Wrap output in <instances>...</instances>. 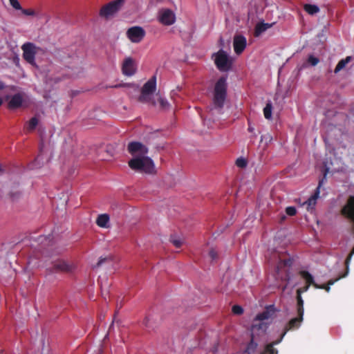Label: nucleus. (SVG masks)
Listing matches in <instances>:
<instances>
[{"instance_id":"1","label":"nucleus","mask_w":354,"mask_h":354,"mask_svg":"<svg viewBox=\"0 0 354 354\" xmlns=\"http://www.w3.org/2000/svg\"><path fill=\"white\" fill-rule=\"evenodd\" d=\"M270 263H276V275L277 278H280L281 281H289L290 277L288 273V268L291 267L292 260L286 257L285 253H279L274 252L269 259Z\"/></svg>"},{"instance_id":"2","label":"nucleus","mask_w":354,"mask_h":354,"mask_svg":"<svg viewBox=\"0 0 354 354\" xmlns=\"http://www.w3.org/2000/svg\"><path fill=\"white\" fill-rule=\"evenodd\" d=\"M303 317L304 315L297 314V317L291 319L285 326L280 338L266 345L261 354H277V350L274 348V346L279 344L282 341L288 331L298 329L303 321Z\"/></svg>"},{"instance_id":"3","label":"nucleus","mask_w":354,"mask_h":354,"mask_svg":"<svg viewBox=\"0 0 354 354\" xmlns=\"http://www.w3.org/2000/svg\"><path fill=\"white\" fill-rule=\"evenodd\" d=\"M267 329L268 324L266 323L252 324L251 327V339L242 354H256L258 339L266 335Z\"/></svg>"},{"instance_id":"4","label":"nucleus","mask_w":354,"mask_h":354,"mask_svg":"<svg viewBox=\"0 0 354 354\" xmlns=\"http://www.w3.org/2000/svg\"><path fill=\"white\" fill-rule=\"evenodd\" d=\"M227 77H221L215 84L213 92V104L216 109L221 111L227 97Z\"/></svg>"},{"instance_id":"5","label":"nucleus","mask_w":354,"mask_h":354,"mask_svg":"<svg viewBox=\"0 0 354 354\" xmlns=\"http://www.w3.org/2000/svg\"><path fill=\"white\" fill-rule=\"evenodd\" d=\"M128 164L131 169L142 173L153 174L156 171L153 160L146 155L134 157Z\"/></svg>"},{"instance_id":"6","label":"nucleus","mask_w":354,"mask_h":354,"mask_svg":"<svg viewBox=\"0 0 354 354\" xmlns=\"http://www.w3.org/2000/svg\"><path fill=\"white\" fill-rule=\"evenodd\" d=\"M214 63L217 68L221 71H227L232 66V61L230 59L227 53L221 49L213 55Z\"/></svg>"},{"instance_id":"7","label":"nucleus","mask_w":354,"mask_h":354,"mask_svg":"<svg viewBox=\"0 0 354 354\" xmlns=\"http://www.w3.org/2000/svg\"><path fill=\"white\" fill-rule=\"evenodd\" d=\"M124 3V0H115L104 6L100 10V16L108 19L119 11Z\"/></svg>"},{"instance_id":"8","label":"nucleus","mask_w":354,"mask_h":354,"mask_svg":"<svg viewBox=\"0 0 354 354\" xmlns=\"http://www.w3.org/2000/svg\"><path fill=\"white\" fill-rule=\"evenodd\" d=\"M328 169H325L322 178L319 180L318 186L316 188L315 193L308 199L307 201L305 202L304 204L306 205V209L308 211L312 212L313 210H314L315 205L317 203V200L319 196L320 188L322 187L324 182L326 181V174L328 173Z\"/></svg>"},{"instance_id":"9","label":"nucleus","mask_w":354,"mask_h":354,"mask_svg":"<svg viewBox=\"0 0 354 354\" xmlns=\"http://www.w3.org/2000/svg\"><path fill=\"white\" fill-rule=\"evenodd\" d=\"M158 20L164 26H171L176 21V15L171 10L162 8L158 11Z\"/></svg>"},{"instance_id":"10","label":"nucleus","mask_w":354,"mask_h":354,"mask_svg":"<svg viewBox=\"0 0 354 354\" xmlns=\"http://www.w3.org/2000/svg\"><path fill=\"white\" fill-rule=\"evenodd\" d=\"M23 57L29 64H35V55L37 48L35 45L30 42L25 43L22 45Z\"/></svg>"},{"instance_id":"11","label":"nucleus","mask_w":354,"mask_h":354,"mask_svg":"<svg viewBox=\"0 0 354 354\" xmlns=\"http://www.w3.org/2000/svg\"><path fill=\"white\" fill-rule=\"evenodd\" d=\"M127 150L132 156H141L147 155L148 148L140 142H131L128 144Z\"/></svg>"},{"instance_id":"12","label":"nucleus","mask_w":354,"mask_h":354,"mask_svg":"<svg viewBox=\"0 0 354 354\" xmlns=\"http://www.w3.org/2000/svg\"><path fill=\"white\" fill-rule=\"evenodd\" d=\"M127 37L133 43H139L145 36V30L140 26H133L128 29Z\"/></svg>"},{"instance_id":"13","label":"nucleus","mask_w":354,"mask_h":354,"mask_svg":"<svg viewBox=\"0 0 354 354\" xmlns=\"http://www.w3.org/2000/svg\"><path fill=\"white\" fill-rule=\"evenodd\" d=\"M122 71L123 74L127 76H132L136 73V64L134 60L131 57H127L124 60Z\"/></svg>"},{"instance_id":"14","label":"nucleus","mask_w":354,"mask_h":354,"mask_svg":"<svg viewBox=\"0 0 354 354\" xmlns=\"http://www.w3.org/2000/svg\"><path fill=\"white\" fill-rule=\"evenodd\" d=\"M71 270V266L63 260H57L53 262V266L48 268L49 273L59 272H69Z\"/></svg>"},{"instance_id":"15","label":"nucleus","mask_w":354,"mask_h":354,"mask_svg":"<svg viewBox=\"0 0 354 354\" xmlns=\"http://www.w3.org/2000/svg\"><path fill=\"white\" fill-rule=\"evenodd\" d=\"M234 50L237 55L243 53L246 47V38L241 35H235L234 37Z\"/></svg>"},{"instance_id":"16","label":"nucleus","mask_w":354,"mask_h":354,"mask_svg":"<svg viewBox=\"0 0 354 354\" xmlns=\"http://www.w3.org/2000/svg\"><path fill=\"white\" fill-rule=\"evenodd\" d=\"M274 310L272 306H270L261 313L257 315L253 324H259L260 323H265L263 321L267 320L271 317L274 314Z\"/></svg>"},{"instance_id":"17","label":"nucleus","mask_w":354,"mask_h":354,"mask_svg":"<svg viewBox=\"0 0 354 354\" xmlns=\"http://www.w3.org/2000/svg\"><path fill=\"white\" fill-rule=\"evenodd\" d=\"M156 89V77L152 76L142 86L141 91L152 95Z\"/></svg>"},{"instance_id":"18","label":"nucleus","mask_w":354,"mask_h":354,"mask_svg":"<svg viewBox=\"0 0 354 354\" xmlns=\"http://www.w3.org/2000/svg\"><path fill=\"white\" fill-rule=\"evenodd\" d=\"M23 102V98L21 94H15L8 102V106L10 109H14L19 108Z\"/></svg>"},{"instance_id":"19","label":"nucleus","mask_w":354,"mask_h":354,"mask_svg":"<svg viewBox=\"0 0 354 354\" xmlns=\"http://www.w3.org/2000/svg\"><path fill=\"white\" fill-rule=\"evenodd\" d=\"M138 101L142 103L149 104L153 106L156 105V100L151 94H147L142 91L141 95L138 97Z\"/></svg>"},{"instance_id":"20","label":"nucleus","mask_w":354,"mask_h":354,"mask_svg":"<svg viewBox=\"0 0 354 354\" xmlns=\"http://www.w3.org/2000/svg\"><path fill=\"white\" fill-rule=\"evenodd\" d=\"M348 274V271H346L344 274L339 276V277L335 279H330L326 284H322V285H316L315 288L317 289H324L326 292H329L330 290V286L333 285L336 281H337L341 278L345 277Z\"/></svg>"},{"instance_id":"21","label":"nucleus","mask_w":354,"mask_h":354,"mask_svg":"<svg viewBox=\"0 0 354 354\" xmlns=\"http://www.w3.org/2000/svg\"><path fill=\"white\" fill-rule=\"evenodd\" d=\"M352 56H347L346 58L341 59L334 69V73L337 74L339 71L344 69L346 66L353 60Z\"/></svg>"},{"instance_id":"22","label":"nucleus","mask_w":354,"mask_h":354,"mask_svg":"<svg viewBox=\"0 0 354 354\" xmlns=\"http://www.w3.org/2000/svg\"><path fill=\"white\" fill-rule=\"evenodd\" d=\"M109 216L107 214H102L97 216L96 224L100 227L106 228L109 227Z\"/></svg>"},{"instance_id":"23","label":"nucleus","mask_w":354,"mask_h":354,"mask_svg":"<svg viewBox=\"0 0 354 354\" xmlns=\"http://www.w3.org/2000/svg\"><path fill=\"white\" fill-rule=\"evenodd\" d=\"M272 26L271 24L268 23H258L254 29V35L255 37H259L260 35H261L263 32H265L267 29L270 28Z\"/></svg>"},{"instance_id":"24","label":"nucleus","mask_w":354,"mask_h":354,"mask_svg":"<svg viewBox=\"0 0 354 354\" xmlns=\"http://www.w3.org/2000/svg\"><path fill=\"white\" fill-rule=\"evenodd\" d=\"M300 276L306 281V284L308 286L313 285L315 288L317 285L314 281V278L312 274L306 270H301L299 272Z\"/></svg>"},{"instance_id":"25","label":"nucleus","mask_w":354,"mask_h":354,"mask_svg":"<svg viewBox=\"0 0 354 354\" xmlns=\"http://www.w3.org/2000/svg\"><path fill=\"white\" fill-rule=\"evenodd\" d=\"M22 196V192L18 186L13 187L9 193V197L12 201H17Z\"/></svg>"},{"instance_id":"26","label":"nucleus","mask_w":354,"mask_h":354,"mask_svg":"<svg viewBox=\"0 0 354 354\" xmlns=\"http://www.w3.org/2000/svg\"><path fill=\"white\" fill-rule=\"evenodd\" d=\"M38 122V119L36 117H32L25 125L26 131L28 132L34 131L37 126Z\"/></svg>"},{"instance_id":"27","label":"nucleus","mask_w":354,"mask_h":354,"mask_svg":"<svg viewBox=\"0 0 354 354\" xmlns=\"http://www.w3.org/2000/svg\"><path fill=\"white\" fill-rule=\"evenodd\" d=\"M297 311L298 315H304V300L301 295H297Z\"/></svg>"},{"instance_id":"28","label":"nucleus","mask_w":354,"mask_h":354,"mask_svg":"<svg viewBox=\"0 0 354 354\" xmlns=\"http://www.w3.org/2000/svg\"><path fill=\"white\" fill-rule=\"evenodd\" d=\"M304 10L310 15H314L319 11V8L316 5L306 4L304 6Z\"/></svg>"},{"instance_id":"29","label":"nucleus","mask_w":354,"mask_h":354,"mask_svg":"<svg viewBox=\"0 0 354 354\" xmlns=\"http://www.w3.org/2000/svg\"><path fill=\"white\" fill-rule=\"evenodd\" d=\"M169 241L176 248H180L183 243V240L176 235H171Z\"/></svg>"},{"instance_id":"30","label":"nucleus","mask_w":354,"mask_h":354,"mask_svg":"<svg viewBox=\"0 0 354 354\" xmlns=\"http://www.w3.org/2000/svg\"><path fill=\"white\" fill-rule=\"evenodd\" d=\"M157 102L159 103L160 106L162 109H167L169 106V104L167 100L162 98L161 96L156 95Z\"/></svg>"},{"instance_id":"31","label":"nucleus","mask_w":354,"mask_h":354,"mask_svg":"<svg viewBox=\"0 0 354 354\" xmlns=\"http://www.w3.org/2000/svg\"><path fill=\"white\" fill-rule=\"evenodd\" d=\"M272 104L271 103H267L266 106L264 107L263 109V114H264V117L266 118V119H270L271 117H272Z\"/></svg>"},{"instance_id":"32","label":"nucleus","mask_w":354,"mask_h":354,"mask_svg":"<svg viewBox=\"0 0 354 354\" xmlns=\"http://www.w3.org/2000/svg\"><path fill=\"white\" fill-rule=\"evenodd\" d=\"M247 164H248V162H247L246 159L243 157H240V158H237L236 160V165L240 168L246 167Z\"/></svg>"},{"instance_id":"33","label":"nucleus","mask_w":354,"mask_h":354,"mask_svg":"<svg viewBox=\"0 0 354 354\" xmlns=\"http://www.w3.org/2000/svg\"><path fill=\"white\" fill-rule=\"evenodd\" d=\"M308 62L310 65L315 66L319 62V59L317 57H315L313 55H310L308 58Z\"/></svg>"},{"instance_id":"34","label":"nucleus","mask_w":354,"mask_h":354,"mask_svg":"<svg viewBox=\"0 0 354 354\" xmlns=\"http://www.w3.org/2000/svg\"><path fill=\"white\" fill-rule=\"evenodd\" d=\"M232 313L235 315H241L243 313V309L239 305H234L232 308Z\"/></svg>"},{"instance_id":"35","label":"nucleus","mask_w":354,"mask_h":354,"mask_svg":"<svg viewBox=\"0 0 354 354\" xmlns=\"http://www.w3.org/2000/svg\"><path fill=\"white\" fill-rule=\"evenodd\" d=\"M286 213L288 216H295L297 213V209L293 206H290L286 208Z\"/></svg>"},{"instance_id":"36","label":"nucleus","mask_w":354,"mask_h":354,"mask_svg":"<svg viewBox=\"0 0 354 354\" xmlns=\"http://www.w3.org/2000/svg\"><path fill=\"white\" fill-rule=\"evenodd\" d=\"M353 254H354V247L353 248L352 250L351 251V252L349 253V254L348 255L347 258L345 260L346 271L348 270V265H349V263H350Z\"/></svg>"},{"instance_id":"37","label":"nucleus","mask_w":354,"mask_h":354,"mask_svg":"<svg viewBox=\"0 0 354 354\" xmlns=\"http://www.w3.org/2000/svg\"><path fill=\"white\" fill-rule=\"evenodd\" d=\"M10 5L15 9V10H21V6L18 1V0H9Z\"/></svg>"},{"instance_id":"38","label":"nucleus","mask_w":354,"mask_h":354,"mask_svg":"<svg viewBox=\"0 0 354 354\" xmlns=\"http://www.w3.org/2000/svg\"><path fill=\"white\" fill-rule=\"evenodd\" d=\"M209 255L212 261L216 260L218 257V254L214 249L210 250V251L209 252Z\"/></svg>"},{"instance_id":"39","label":"nucleus","mask_w":354,"mask_h":354,"mask_svg":"<svg viewBox=\"0 0 354 354\" xmlns=\"http://www.w3.org/2000/svg\"><path fill=\"white\" fill-rule=\"evenodd\" d=\"M309 287L310 286H308V284H306L305 286L298 288L297 290V295H301L302 293L306 292L308 290Z\"/></svg>"},{"instance_id":"40","label":"nucleus","mask_w":354,"mask_h":354,"mask_svg":"<svg viewBox=\"0 0 354 354\" xmlns=\"http://www.w3.org/2000/svg\"><path fill=\"white\" fill-rule=\"evenodd\" d=\"M21 12L24 15H28V16H33L35 15L34 10L31 9H22Z\"/></svg>"},{"instance_id":"41","label":"nucleus","mask_w":354,"mask_h":354,"mask_svg":"<svg viewBox=\"0 0 354 354\" xmlns=\"http://www.w3.org/2000/svg\"><path fill=\"white\" fill-rule=\"evenodd\" d=\"M108 259H108V258H106V257H105V258H102V257H101V258L99 259V261H98V262H97V265H96V267H100V266H101V265H102L104 261H107Z\"/></svg>"},{"instance_id":"42","label":"nucleus","mask_w":354,"mask_h":354,"mask_svg":"<svg viewBox=\"0 0 354 354\" xmlns=\"http://www.w3.org/2000/svg\"><path fill=\"white\" fill-rule=\"evenodd\" d=\"M143 324L146 326V327H150V324H149V317H146L145 319L143 320Z\"/></svg>"},{"instance_id":"43","label":"nucleus","mask_w":354,"mask_h":354,"mask_svg":"<svg viewBox=\"0 0 354 354\" xmlns=\"http://www.w3.org/2000/svg\"><path fill=\"white\" fill-rule=\"evenodd\" d=\"M248 130L249 132L250 133H253L254 131V127L251 124L250 122L248 121Z\"/></svg>"},{"instance_id":"44","label":"nucleus","mask_w":354,"mask_h":354,"mask_svg":"<svg viewBox=\"0 0 354 354\" xmlns=\"http://www.w3.org/2000/svg\"><path fill=\"white\" fill-rule=\"evenodd\" d=\"M5 88H6L5 83L0 80V91L3 90Z\"/></svg>"},{"instance_id":"45","label":"nucleus","mask_w":354,"mask_h":354,"mask_svg":"<svg viewBox=\"0 0 354 354\" xmlns=\"http://www.w3.org/2000/svg\"><path fill=\"white\" fill-rule=\"evenodd\" d=\"M41 239H50V236L48 237H46V236H40Z\"/></svg>"},{"instance_id":"46","label":"nucleus","mask_w":354,"mask_h":354,"mask_svg":"<svg viewBox=\"0 0 354 354\" xmlns=\"http://www.w3.org/2000/svg\"><path fill=\"white\" fill-rule=\"evenodd\" d=\"M285 219H286V216H285V215H282V216H281V221H284Z\"/></svg>"},{"instance_id":"47","label":"nucleus","mask_w":354,"mask_h":354,"mask_svg":"<svg viewBox=\"0 0 354 354\" xmlns=\"http://www.w3.org/2000/svg\"><path fill=\"white\" fill-rule=\"evenodd\" d=\"M3 102V100L2 97H0V106L2 105Z\"/></svg>"},{"instance_id":"48","label":"nucleus","mask_w":354,"mask_h":354,"mask_svg":"<svg viewBox=\"0 0 354 354\" xmlns=\"http://www.w3.org/2000/svg\"><path fill=\"white\" fill-rule=\"evenodd\" d=\"M219 41L221 43V45H223V39L221 37L220 38Z\"/></svg>"},{"instance_id":"49","label":"nucleus","mask_w":354,"mask_h":354,"mask_svg":"<svg viewBox=\"0 0 354 354\" xmlns=\"http://www.w3.org/2000/svg\"><path fill=\"white\" fill-rule=\"evenodd\" d=\"M121 86H122L121 84H117V85L114 86L113 87L118 88V87H120Z\"/></svg>"},{"instance_id":"50","label":"nucleus","mask_w":354,"mask_h":354,"mask_svg":"<svg viewBox=\"0 0 354 354\" xmlns=\"http://www.w3.org/2000/svg\"><path fill=\"white\" fill-rule=\"evenodd\" d=\"M39 158H40V155L37 157L36 161L38 160L39 159Z\"/></svg>"},{"instance_id":"51","label":"nucleus","mask_w":354,"mask_h":354,"mask_svg":"<svg viewBox=\"0 0 354 354\" xmlns=\"http://www.w3.org/2000/svg\"><path fill=\"white\" fill-rule=\"evenodd\" d=\"M286 288V286H284L283 287V290H284Z\"/></svg>"},{"instance_id":"52","label":"nucleus","mask_w":354,"mask_h":354,"mask_svg":"<svg viewBox=\"0 0 354 354\" xmlns=\"http://www.w3.org/2000/svg\"><path fill=\"white\" fill-rule=\"evenodd\" d=\"M162 1V0H157V1H158V2H160V1Z\"/></svg>"}]
</instances>
